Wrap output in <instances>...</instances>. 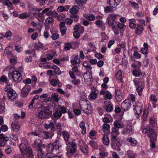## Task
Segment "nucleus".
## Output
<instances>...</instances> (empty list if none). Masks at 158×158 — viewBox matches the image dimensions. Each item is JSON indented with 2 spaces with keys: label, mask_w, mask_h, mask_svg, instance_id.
<instances>
[{
  "label": "nucleus",
  "mask_w": 158,
  "mask_h": 158,
  "mask_svg": "<svg viewBox=\"0 0 158 158\" xmlns=\"http://www.w3.org/2000/svg\"><path fill=\"white\" fill-rule=\"evenodd\" d=\"M27 139L25 138H22L19 146L20 150L23 155H26L28 158H33V155L32 150L30 147L27 146Z\"/></svg>",
  "instance_id": "1"
},
{
  "label": "nucleus",
  "mask_w": 158,
  "mask_h": 158,
  "mask_svg": "<svg viewBox=\"0 0 158 158\" xmlns=\"http://www.w3.org/2000/svg\"><path fill=\"white\" fill-rule=\"evenodd\" d=\"M143 133L147 134L148 137L150 139L151 144L150 145L152 150L155 147V143L154 141L157 139L156 133L152 130H149L147 128L143 129L142 131Z\"/></svg>",
  "instance_id": "2"
},
{
  "label": "nucleus",
  "mask_w": 158,
  "mask_h": 158,
  "mask_svg": "<svg viewBox=\"0 0 158 158\" xmlns=\"http://www.w3.org/2000/svg\"><path fill=\"white\" fill-rule=\"evenodd\" d=\"M54 149H55L53 144L50 143L49 144L47 147V150L49 152L46 154L47 158H61L62 156L61 152L57 153L55 154H53L50 152H52Z\"/></svg>",
  "instance_id": "3"
},
{
  "label": "nucleus",
  "mask_w": 158,
  "mask_h": 158,
  "mask_svg": "<svg viewBox=\"0 0 158 158\" xmlns=\"http://www.w3.org/2000/svg\"><path fill=\"white\" fill-rule=\"evenodd\" d=\"M8 76L10 78L12 79L13 82H19L23 79L21 73L17 70L9 72Z\"/></svg>",
  "instance_id": "4"
},
{
  "label": "nucleus",
  "mask_w": 158,
  "mask_h": 158,
  "mask_svg": "<svg viewBox=\"0 0 158 158\" xmlns=\"http://www.w3.org/2000/svg\"><path fill=\"white\" fill-rule=\"evenodd\" d=\"M133 109L135 114L138 116L140 114L143 110V105L142 103L138 102L133 103Z\"/></svg>",
  "instance_id": "5"
},
{
  "label": "nucleus",
  "mask_w": 158,
  "mask_h": 158,
  "mask_svg": "<svg viewBox=\"0 0 158 158\" xmlns=\"http://www.w3.org/2000/svg\"><path fill=\"white\" fill-rule=\"evenodd\" d=\"M85 82L88 85L91 84L93 82V78L92 75L91 70L88 71L85 73L83 75Z\"/></svg>",
  "instance_id": "6"
},
{
  "label": "nucleus",
  "mask_w": 158,
  "mask_h": 158,
  "mask_svg": "<svg viewBox=\"0 0 158 158\" xmlns=\"http://www.w3.org/2000/svg\"><path fill=\"white\" fill-rule=\"evenodd\" d=\"M50 113L48 110H44L39 111L36 114L38 118L40 119H44L49 117Z\"/></svg>",
  "instance_id": "7"
},
{
  "label": "nucleus",
  "mask_w": 158,
  "mask_h": 158,
  "mask_svg": "<svg viewBox=\"0 0 158 158\" xmlns=\"http://www.w3.org/2000/svg\"><path fill=\"white\" fill-rule=\"evenodd\" d=\"M100 94L101 95H103V98L105 100H110L112 99L113 98L111 93L105 89H102L100 91Z\"/></svg>",
  "instance_id": "8"
},
{
  "label": "nucleus",
  "mask_w": 158,
  "mask_h": 158,
  "mask_svg": "<svg viewBox=\"0 0 158 158\" xmlns=\"http://www.w3.org/2000/svg\"><path fill=\"white\" fill-rule=\"evenodd\" d=\"M131 106V102L129 99H126L121 104L122 109L126 111L128 110Z\"/></svg>",
  "instance_id": "9"
},
{
  "label": "nucleus",
  "mask_w": 158,
  "mask_h": 158,
  "mask_svg": "<svg viewBox=\"0 0 158 158\" xmlns=\"http://www.w3.org/2000/svg\"><path fill=\"white\" fill-rule=\"evenodd\" d=\"M79 10V9L77 6H73L69 10L71 16L73 18H77L78 16L77 13Z\"/></svg>",
  "instance_id": "10"
},
{
  "label": "nucleus",
  "mask_w": 158,
  "mask_h": 158,
  "mask_svg": "<svg viewBox=\"0 0 158 158\" xmlns=\"http://www.w3.org/2000/svg\"><path fill=\"white\" fill-rule=\"evenodd\" d=\"M118 16H119V15L117 14H114L113 15L109 14L108 15L107 19V22L109 26L113 27L114 24L115 20H111L110 19H116Z\"/></svg>",
  "instance_id": "11"
},
{
  "label": "nucleus",
  "mask_w": 158,
  "mask_h": 158,
  "mask_svg": "<svg viewBox=\"0 0 158 158\" xmlns=\"http://www.w3.org/2000/svg\"><path fill=\"white\" fill-rule=\"evenodd\" d=\"M66 145L68 148L69 152L72 154L74 153L77 151V145L74 142L67 143Z\"/></svg>",
  "instance_id": "12"
},
{
  "label": "nucleus",
  "mask_w": 158,
  "mask_h": 158,
  "mask_svg": "<svg viewBox=\"0 0 158 158\" xmlns=\"http://www.w3.org/2000/svg\"><path fill=\"white\" fill-rule=\"evenodd\" d=\"M134 133L133 127L131 125H128L126 126V129H123L122 132L123 135H126L128 134L131 135Z\"/></svg>",
  "instance_id": "13"
},
{
  "label": "nucleus",
  "mask_w": 158,
  "mask_h": 158,
  "mask_svg": "<svg viewBox=\"0 0 158 158\" xmlns=\"http://www.w3.org/2000/svg\"><path fill=\"white\" fill-rule=\"evenodd\" d=\"M30 90L31 86L29 85H26L21 90V96L24 98L26 97Z\"/></svg>",
  "instance_id": "14"
},
{
  "label": "nucleus",
  "mask_w": 158,
  "mask_h": 158,
  "mask_svg": "<svg viewBox=\"0 0 158 158\" xmlns=\"http://www.w3.org/2000/svg\"><path fill=\"white\" fill-rule=\"evenodd\" d=\"M91 92L90 94L89 97L91 100L95 99L98 97L99 91L96 88L93 87L91 88Z\"/></svg>",
  "instance_id": "15"
},
{
  "label": "nucleus",
  "mask_w": 158,
  "mask_h": 158,
  "mask_svg": "<svg viewBox=\"0 0 158 158\" xmlns=\"http://www.w3.org/2000/svg\"><path fill=\"white\" fill-rule=\"evenodd\" d=\"M82 110L86 114H89L91 113L92 111L91 105L89 101H85V107H82Z\"/></svg>",
  "instance_id": "16"
},
{
  "label": "nucleus",
  "mask_w": 158,
  "mask_h": 158,
  "mask_svg": "<svg viewBox=\"0 0 158 158\" xmlns=\"http://www.w3.org/2000/svg\"><path fill=\"white\" fill-rule=\"evenodd\" d=\"M53 135V133L51 132L44 131L41 133V137L46 139L51 138Z\"/></svg>",
  "instance_id": "17"
},
{
  "label": "nucleus",
  "mask_w": 158,
  "mask_h": 158,
  "mask_svg": "<svg viewBox=\"0 0 158 158\" xmlns=\"http://www.w3.org/2000/svg\"><path fill=\"white\" fill-rule=\"evenodd\" d=\"M156 118H151L150 119V123L148 125V128H146L149 130H152L153 131L152 128L156 126Z\"/></svg>",
  "instance_id": "18"
},
{
  "label": "nucleus",
  "mask_w": 158,
  "mask_h": 158,
  "mask_svg": "<svg viewBox=\"0 0 158 158\" xmlns=\"http://www.w3.org/2000/svg\"><path fill=\"white\" fill-rule=\"evenodd\" d=\"M119 134V133L118 129L116 128L115 127L112 128L111 133V135L112 136L111 141H114L116 139L117 136Z\"/></svg>",
  "instance_id": "19"
},
{
  "label": "nucleus",
  "mask_w": 158,
  "mask_h": 158,
  "mask_svg": "<svg viewBox=\"0 0 158 158\" xmlns=\"http://www.w3.org/2000/svg\"><path fill=\"white\" fill-rule=\"evenodd\" d=\"M78 73V69L77 66H74L72 68L71 71L69 72V74L70 77L74 78L76 77L75 75L77 74Z\"/></svg>",
  "instance_id": "20"
},
{
  "label": "nucleus",
  "mask_w": 158,
  "mask_h": 158,
  "mask_svg": "<svg viewBox=\"0 0 158 158\" xmlns=\"http://www.w3.org/2000/svg\"><path fill=\"white\" fill-rule=\"evenodd\" d=\"M64 139L65 141L66 145L67 143H70L71 140V137L69 133L67 131H64L62 133Z\"/></svg>",
  "instance_id": "21"
},
{
  "label": "nucleus",
  "mask_w": 158,
  "mask_h": 158,
  "mask_svg": "<svg viewBox=\"0 0 158 158\" xmlns=\"http://www.w3.org/2000/svg\"><path fill=\"white\" fill-rule=\"evenodd\" d=\"M9 139L8 137L4 135L3 134L0 135V146H3L5 145V142Z\"/></svg>",
  "instance_id": "22"
},
{
  "label": "nucleus",
  "mask_w": 158,
  "mask_h": 158,
  "mask_svg": "<svg viewBox=\"0 0 158 158\" xmlns=\"http://www.w3.org/2000/svg\"><path fill=\"white\" fill-rule=\"evenodd\" d=\"M148 46L146 43H144L143 44V48L140 49V52L143 54L145 55V56H147V54L148 53Z\"/></svg>",
  "instance_id": "23"
},
{
  "label": "nucleus",
  "mask_w": 158,
  "mask_h": 158,
  "mask_svg": "<svg viewBox=\"0 0 158 158\" xmlns=\"http://www.w3.org/2000/svg\"><path fill=\"white\" fill-rule=\"evenodd\" d=\"M151 112V109L150 107H148L144 110L142 117V119L144 121H146L148 118V114Z\"/></svg>",
  "instance_id": "24"
},
{
  "label": "nucleus",
  "mask_w": 158,
  "mask_h": 158,
  "mask_svg": "<svg viewBox=\"0 0 158 158\" xmlns=\"http://www.w3.org/2000/svg\"><path fill=\"white\" fill-rule=\"evenodd\" d=\"M102 17L101 16H98L96 17V19L98 20L95 22V23L99 27H101L104 24L103 21L102 20Z\"/></svg>",
  "instance_id": "25"
},
{
  "label": "nucleus",
  "mask_w": 158,
  "mask_h": 158,
  "mask_svg": "<svg viewBox=\"0 0 158 158\" xmlns=\"http://www.w3.org/2000/svg\"><path fill=\"white\" fill-rule=\"evenodd\" d=\"M60 30L61 35H64L66 32L67 28L65 26V23L64 22H61L60 25Z\"/></svg>",
  "instance_id": "26"
},
{
  "label": "nucleus",
  "mask_w": 158,
  "mask_h": 158,
  "mask_svg": "<svg viewBox=\"0 0 158 158\" xmlns=\"http://www.w3.org/2000/svg\"><path fill=\"white\" fill-rule=\"evenodd\" d=\"M12 130L16 132H18L19 130L20 126L18 123L13 122L11 125Z\"/></svg>",
  "instance_id": "27"
},
{
  "label": "nucleus",
  "mask_w": 158,
  "mask_h": 158,
  "mask_svg": "<svg viewBox=\"0 0 158 158\" xmlns=\"http://www.w3.org/2000/svg\"><path fill=\"white\" fill-rule=\"evenodd\" d=\"M135 85V87L143 86L144 83L140 81L139 79L135 78L133 80Z\"/></svg>",
  "instance_id": "28"
},
{
  "label": "nucleus",
  "mask_w": 158,
  "mask_h": 158,
  "mask_svg": "<svg viewBox=\"0 0 158 158\" xmlns=\"http://www.w3.org/2000/svg\"><path fill=\"white\" fill-rule=\"evenodd\" d=\"M129 26L130 28L134 29L136 27V20L134 18L129 19Z\"/></svg>",
  "instance_id": "29"
},
{
  "label": "nucleus",
  "mask_w": 158,
  "mask_h": 158,
  "mask_svg": "<svg viewBox=\"0 0 158 158\" xmlns=\"http://www.w3.org/2000/svg\"><path fill=\"white\" fill-rule=\"evenodd\" d=\"M56 150H58L62 145V142L59 140H56L53 143Z\"/></svg>",
  "instance_id": "30"
},
{
  "label": "nucleus",
  "mask_w": 158,
  "mask_h": 158,
  "mask_svg": "<svg viewBox=\"0 0 158 158\" xmlns=\"http://www.w3.org/2000/svg\"><path fill=\"white\" fill-rule=\"evenodd\" d=\"M118 46L120 47L121 49L122 48L123 50V53L124 56H125L127 52V50L126 48V44L124 43L119 44L118 45Z\"/></svg>",
  "instance_id": "31"
},
{
  "label": "nucleus",
  "mask_w": 158,
  "mask_h": 158,
  "mask_svg": "<svg viewBox=\"0 0 158 158\" xmlns=\"http://www.w3.org/2000/svg\"><path fill=\"white\" fill-rule=\"evenodd\" d=\"M74 30L77 31L81 34H83L84 31V27L79 24L75 25L73 28Z\"/></svg>",
  "instance_id": "32"
},
{
  "label": "nucleus",
  "mask_w": 158,
  "mask_h": 158,
  "mask_svg": "<svg viewBox=\"0 0 158 158\" xmlns=\"http://www.w3.org/2000/svg\"><path fill=\"white\" fill-rule=\"evenodd\" d=\"M7 94L8 98L11 100H14L16 98V94L14 90L13 91L8 93Z\"/></svg>",
  "instance_id": "33"
},
{
  "label": "nucleus",
  "mask_w": 158,
  "mask_h": 158,
  "mask_svg": "<svg viewBox=\"0 0 158 158\" xmlns=\"http://www.w3.org/2000/svg\"><path fill=\"white\" fill-rule=\"evenodd\" d=\"M115 78L118 80L122 82H123V81L122 80L123 75L122 74V72L121 70H119L116 73L115 75Z\"/></svg>",
  "instance_id": "34"
},
{
  "label": "nucleus",
  "mask_w": 158,
  "mask_h": 158,
  "mask_svg": "<svg viewBox=\"0 0 158 158\" xmlns=\"http://www.w3.org/2000/svg\"><path fill=\"white\" fill-rule=\"evenodd\" d=\"M44 127L46 130L50 129L51 131L54 130V124L52 122H50L49 124H45Z\"/></svg>",
  "instance_id": "35"
},
{
  "label": "nucleus",
  "mask_w": 158,
  "mask_h": 158,
  "mask_svg": "<svg viewBox=\"0 0 158 158\" xmlns=\"http://www.w3.org/2000/svg\"><path fill=\"white\" fill-rule=\"evenodd\" d=\"M79 127L81 129V133L83 135L86 133V128L85 126V123L84 122H81L79 124Z\"/></svg>",
  "instance_id": "36"
},
{
  "label": "nucleus",
  "mask_w": 158,
  "mask_h": 158,
  "mask_svg": "<svg viewBox=\"0 0 158 158\" xmlns=\"http://www.w3.org/2000/svg\"><path fill=\"white\" fill-rule=\"evenodd\" d=\"M39 65L40 67L45 69H52V66L50 65V63L48 62L40 63L39 64Z\"/></svg>",
  "instance_id": "37"
},
{
  "label": "nucleus",
  "mask_w": 158,
  "mask_h": 158,
  "mask_svg": "<svg viewBox=\"0 0 158 158\" xmlns=\"http://www.w3.org/2000/svg\"><path fill=\"white\" fill-rule=\"evenodd\" d=\"M121 0H109V3L111 6H113L114 7H116L120 2Z\"/></svg>",
  "instance_id": "38"
},
{
  "label": "nucleus",
  "mask_w": 158,
  "mask_h": 158,
  "mask_svg": "<svg viewBox=\"0 0 158 158\" xmlns=\"http://www.w3.org/2000/svg\"><path fill=\"white\" fill-rule=\"evenodd\" d=\"M114 127L116 128H122L124 127V125L123 123H119L117 121H115L114 123Z\"/></svg>",
  "instance_id": "39"
},
{
  "label": "nucleus",
  "mask_w": 158,
  "mask_h": 158,
  "mask_svg": "<svg viewBox=\"0 0 158 158\" xmlns=\"http://www.w3.org/2000/svg\"><path fill=\"white\" fill-rule=\"evenodd\" d=\"M71 63L73 65L79 64L80 63V60L77 56H76L71 60Z\"/></svg>",
  "instance_id": "40"
},
{
  "label": "nucleus",
  "mask_w": 158,
  "mask_h": 158,
  "mask_svg": "<svg viewBox=\"0 0 158 158\" xmlns=\"http://www.w3.org/2000/svg\"><path fill=\"white\" fill-rule=\"evenodd\" d=\"M127 140L130 143L132 146H135L136 145L137 141L134 138L131 137H128Z\"/></svg>",
  "instance_id": "41"
},
{
  "label": "nucleus",
  "mask_w": 158,
  "mask_h": 158,
  "mask_svg": "<svg viewBox=\"0 0 158 158\" xmlns=\"http://www.w3.org/2000/svg\"><path fill=\"white\" fill-rule=\"evenodd\" d=\"M109 6H107L105 8L104 11L106 13H108L110 11H113L116 10L115 7H114L112 5L111 6V5H109Z\"/></svg>",
  "instance_id": "42"
},
{
  "label": "nucleus",
  "mask_w": 158,
  "mask_h": 158,
  "mask_svg": "<svg viewBox=\"0 0 158 158\" xmlns=\"http://www.w3.org/2000/svg\"><path fill=\"white\" fill-rule=\"evenodd\" d=\"M102 140L103 144L106 146L109 145L110 140L108 135H104L102 138Z\"/></svg>",
  "instance_id": "43"
},
{
  "label": "nucleus",
  "mask_w": 158,
  "mask_h": 158,
  "mask_svg": "<svg viewBox=\"0 0 158 158\" xmlns=\"http://www.w3.org/2000/svg\"><path fill=\"white\" fill-rule=\"evenodd\" d=\"M5 97H3V100L0 98V112H2L5 107V104L4 102V100H5Z\"/></svg>",
  "instance_id": "44"
},
{
  "label": "nucleus",
  "mask_w": 158,
  "mask_h": 158,
  "mask_svg": "<svg viewBox=\"0 0 158 158\" xmlns=\"http://www.w3.org/2000/svg\"><path fill=\"white\" fill-rule=\"evenodd\" d=\"M76 4L79 6H82L85 4L87 0H75Z\"/></svg>",
  "instance_id": "45"
},
{
  "label": "nucleus",
  "mask_w": 158,
  "mask_h": 158,
  "mask_svg": "<svg viewBox=\"0 0 158 158\" xmlns=\"http://www.w3.org/2000/svg\"><path fill=\"white\" fill-rule=\"evenodd\" d=\"M113 109V106L111 102H109L108 104L106 105L105 107L106 111L108 112H111L112 111Z\"/></svg>",
  "instance_id": "46"
},
{
  "label": "nucleus",
  "mask_w": 158,
  "mask_h": 158,
  "mask_svg": "<svg viewBox=\"0 0 158 158\" xmlns=\"http://www.w3.org/2000/svg\"><path fill=\"white\" fill-rule=\"evenodd\" d=\"M41 143V141L40 139H37L34 142L33 146L35 148H37L38 149L40 148Z\"/></svg>",
  "instance_id": "47"
},
{
  "label": "nucleus",
  "mask_w": 158,
  "mask_h": 158,
  "mask_svg": "<svg viewBox=\"0 0 158 158\" xmlns=\"http://www.w3.org/2000/svg\"><path fill=\"white\" fill-rule=\"evenodd\" d=\"M143 28L142 26L140 25H138L136 30V33L137 35H139L142 33Z\"/></svg>",
  "instance_id": "48"
},
{
  "label": "nucleus",
  "mask_w": 158,
  "mask_h": 158,
  "mask_svg": "<svg viewBox=\"0 0 158 158\" xmlns=\"http://www.w3.org/2000/svg\"><path fill=\"white\" fill-rule=\"evenodd\" d=\"M132 74L135 77H139L142 74L141 71L140 69H133Z\"/></svg>",
  "instance_id": "49"
},
{
  "label": "nucleus",
  "mask_w": 158,
  "mask_h": 158,
  "mask_svg": "<svg viewBox=\"0 0 158 158\" xmlns=\"http://www.w3.org/2000/svg\"><path fill=\"white\" fill-rule=\"evenodd\" d=\"M4 4L7 6L10 10H12L13 8L12 6L11 2L9 0H5L3 1Z\"/></svg>",
  "instance_id": "50"
},
{
  "label": "nucleus",
  "mask_w": 158,
  "mask_h": 158,
  "mask_svg": "<svg viewBox=\"0 0 158 158\" xmlns=\"http://www.w3.org/2000/svg\"><path fill=\"white\" fill-rule=\"evenodd\" d=\"M44 14L42 12L38 14L37 18L40 22L42 23L44 20Z\"/></svg>",
  "instance_id": "51"
},
{
  "label": "nucleus",
  "mask_w": 158,
  "mask_h": 158,
  "mask_svg": "<svg viewBox=\"0 0 158 158\" xmlns=\"http://www.w3.org/2000/svg\"><path fill=\"white\" fill-rule=\"evenodd\" d=\"M88 148L87 146L86 145L80 147L81 150L85 155H87L88 153Z\"/></svg>",
  "instance_id": "52"
},
{
  "label": "nucleus",
  "mask_w": 158,
  "mask_h": 158,
  "mask_svg": "<svg viewBox=\"0 0 158 158\" xmlns=\"http://www.w3.org/2000/svg\"><path fill=\"white\" fill-rule=\"evenodd\" d=\"M136 88V91L137 92L138 95L139 96H141L142 94V90L144 88L143 86H140V87H135Z\"/></svg>",
  "instance_id": "53"
},
{
  "label": "nucleus",
  "mask_w": 158,
  "mask_h": 158,
  "mask_svg": "<svg viewBox=\"0 0 158 158\" xmlns=\"http://www.w3.org/2000/svg\"><path fill=\"white\" fill-rule=\"evenodd\" d=\"M42 12L44 14H46L47 16H49L52 14V10L50 8H47L44 9Z\"/></svg>",
  "instance_id": "54"
},
{
  "label": "nucleus",
  "mask_w": 158,
  "mask_h": 158,
  "mask_svg": "<svg viewBox=\"0 0 158 158\" xmlns=\"http://www.w3.org/2000/svg\"><path fill=\"white\" fill-rule=\"evenodd\" d=\"M43 48V44L40 42H38L35 44V48L37 50H41Z\"/></svg>",
  "instance_id": "55"
},
{
  "label": "nucleus",
  "mask_w": 158,
  "mask_h": 158,
  "mask_svg": "<svg viewBox=\"0 0 158 158\" xmlns=\"http://www.w3.org/2000/svg\"><path fill=\"white\" fill-rule=\"evenodd\" d=\"M111 116L110 114H107L103 118V121L104 123H109L110 119H111Z\"/></svg>",
  "instance_id": "56"
},
{
  "label": "nucleus",
  "mask_w": 158,
  "mask_h": 158,
  "mask_svg": "<svg viewBox=\"0 0 158 158\" xmlns=\"http://www.w3.org/2000/svg\"><path fill=\"white\" fill-rule=\"evenodd\" d=\"M83 66L85 68L86 71H90L91 70L92 68L89 65V62L88 61H84L83 63Z\"/></svg>",
  "instance_id": "57"
},
{
  "label": "nucleus",
  "mask_w": 158,
  "mask_h": 158,
  "mask_svg": "<svg viewBox=\"0 0 158 158\" xmlns=\"http://www.w3.org/2000/svg\"><path fill=\"white\" fill-rule=\"evenodd\" d=\"M31 25L34 27H36L38 28L39 31H40L42 26V23H40L38 25L35 23L32 22L31 23Z\"/></svg>",
  "instance_id": "58"
},
{
  "label": "nucleus",
  "mask_w": 158,
  "mask_h": 158,
  "mask_svg": "<svg viewBox=\"0 0 158 158\" xmlns=\"http://www.w3.org/2000/svg\"><path fill=\"white\" fill-rule=\"evenodd\" d=\"M52 69H54V72L57 74H60L61 73V71L58 67L56 65L52 66Z\"/></svg>",
  "instance_id": "59"
},
{
  "label": "nucleus",
  "mask_w": 158,
  "mask_h": 158,
  "mask_svg": "<svg viewBox=\"0 0 158 158\" xmlns=\"http://www.w3.org/2000/svg\"><path fill=\"white\" fill-rule=\"evenodd\" d=\"M55 130H56L58 132L61 131V125L60 123H57L55 126H54V131Z\"/></svg>",
  "instance_id": "60"
},
{
  "label": "nucleus",
  "mask_w": 158,
  "mask_h": 158,
  "mask_svg": "<svg viewBox=\"0 0 158 158\" xmlns=\"http://www.w3.org/2000/svg\"><path fill=\"white\" fill-rule=\"evenodd\" d=\"M28 17H29L28 14L25 12L19 14V18L21 19H23L27 18Z\"/></svg>",
  "instance_id": "61"
},
{
  "label": "nucleus",
  "mask_w": 158,
  "mask_h": 158,
  "mask_svg": "<svg viewBox=\"0 0 158 158\" xmlns=\"http://www.w3.org/2000/svg\"><path fill=\"white\" fill-rule=\"evenodd\" d=\"M127 154L129 158H135V154L132 151H127Z\"/></svg>",
  "instance_id": "62"
},
{
  "label": "nucleus",
  "mask_w": 158,
  "mask_h": 158,
  "mask_svg": "<svg viewBox=\"0 0 158 158\" xmlns=\"http://www.w3.org/2000/svg\"><path fill=\"white\" fill-rule=\"evenodd\" d=\"M62 114L59 110H56L55 111L53 114L54 117L57 118H59L62 116Z\"/></svg>",
  "instance_id": "63"
},
{
  "label": "nucleus",
  "mask_w": 158,
  "mask_h": 158,
  "mask_svg": "<svg viewBox=\"0 0 158 158\" xmlns=\"http://www.w3.org/2000/svg\"><path fill=\"white\" fill-rule=\"evenodd\" d=\"M149 99L151 102L152 103H155L157 102V98L155 95L153 94H151Z\"/></svg>",
  "instance_id": "64"
}]
</instances>
